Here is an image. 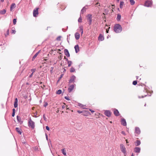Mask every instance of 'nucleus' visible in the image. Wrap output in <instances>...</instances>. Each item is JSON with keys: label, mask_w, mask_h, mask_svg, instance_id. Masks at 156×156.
Returning <instances> with one entry per match:
<instances>
[{"label": "nucleus", "mask_w": 156, "mask_h": 156, "mask_svg": "<svg viewBox=\"0 0 156 156\" xmlns=\"http://www.w3.org/2000/svg\"><path fill=\"white\" fill-rule=\"evenodd\" d=\"M114 31L116 33L121 32L122 30V28L119 24H117L115 25L114 27Z\"/></svg>", "instance_id": "1"}, {"label": "nucleus", "mask_w": 156, "mask_h": 156, "mask_svg": "<svg viewBox=\"0 0 156 156\" xmlns=\"http://www.w3.org/2000/svg\"><path fill=\"white\" fill-rule=\"evenodd\" d=\"M28 126L32 129H34L35 127L34 122L31 120L30 118L28 120Z\"/></svg>", "instance_id": "2"}, {"label": "nucleus", "mask_w": 156, "mask_h": 156, "mask_svg": "<svg viewBox=\"0 0 156 156\" xmlns=\"http://www.w3.org/2000/svg\"><path fill=\"white\" fill-rule=\"evenodd\" d=\"M120 148L121 151L124 154V155L126 156L127 154V153L126 148L123 144H120Z\"/></svg>", "instance_id": "3"}, {"label": "nucleus", "mask_w": 156, "mask_h": 156, "mask_svg": "<svg viewBox=\"0 0 156 156\" xmlns=\"http://www.w3.org/2000/svg\"><path fill=\"white\" fill-rule=\"evenodd\" d=\"M152 2L150 0H147L145 1L144 6L147 7H151L152 5Z\"/></svg>", "instance_id": "4"}, {"label": "nucleus", "mask_w": 156, "mask_h": 156, "mask_svg": "<svg viewBox=\"0 0 156 156\" xmlns=\"http://www.w3.org/2000/svg\"><path fill=\"white\" fill-rule=\"evenodd\" d=\"M87 17L88 21L89 22V24L90 25H91L92 22V15L89 14L87 15Z\"/></svg>", "instance_id": "5"}, {"label": "nucleus", "mask_w": 156, "mask_h": 156, "mask_svg": "<svg viewBox=\"0 0 156 156\" xmlns=\"http://www.w3.org/2000/svg\"><path fill=\"white\" fill-rule=\"evenodd\" d=\"M76 79V77L74 75H73L72 76L70 77V79L69 80V83H74Z\"/></svg>", "instance_id": "6"}, {"label": "nucleus", "mask_w": 156, "mask_h": 156, "mask_svg": "<svg viewBox=\"0 0 156 156\" xmlns=\"http://www.w3.org/2000/svg\"><path fill=\"white\" fill-rule=\"evenodd\" d=\"M75 84H72L69 86V88H68V91L69 93L71 92L74 89L75 87L76 86Z\"/></svg>", "instance_id": "7"}, {"label": "nucleus", "mask_w": 156, "mask_h": 156, "mask_svg": "<svg viewBox=\"0 0 156 156\" xmlns=\"http://www.w3.org/2000/svg\"><path fill=\"white\" fill-rule=\"evenodd\" d=\"M38 8H37L34 9L33 12V16L35 17L37 16V15L38 14Z\"/></svg>", "instance_id": "8"}, {"label": "nucleus", "mask_w": 156, "mask_h": 156, "mask_svg": "<svg viewBox=\"0 0 156 156\" xmlns=\"http://www.w3.org/2000/svg\"><path fill=\"white\" fill-rule=\"evenodd\" d=\"M105 115L108 117H110L111 115V112L108 110L105 111L104 112Z\"/></svg>", "instance_id": "9"}, {"label": "nucleus", "mask_w": 156, "mask_h": 156, "mask_svg": "<svg viewBox=\"0 0 156 156\" xmlns=\"http://www.w3.org/2000/svg\"><path fill=\"white\" fill-rule=\"evenodd\" d=\"M121 124L122 125L124 126H126V120L124 119H121Z\"/></svg>", "instance_id": "10"}, {"label": "nucleus", "mask_w": 156, "mask_h": 156, "mask_svg": "<svg viewBox=\"0 0 156 156\" xmlns=\"http://www.w3.org/2000/svg\"><path fill=\"white\" fill-rule=\"evenodd\" d=\"M135 133L139 135L140 134L141 131L140 129L138 127H136L135 128Z\"/></svg>", "instance_id": "11"}, {"label": "nucleus", "mask_w": 156, "mask_h": 156, "mask_svg": "<svg viewBox=\"0 0 156 156\" xmlns=\"http://www.w3.org/2000/svg\"><path fill=\"white\" fill-rule=\"evenodd\" d=\"M17 121L21 124L23 123V121L21 119V118L20 116L17 115L16 117Z\"/></svg>", "instance_id": "12"}, {"label": "nucleus", "mask_w": 156, "mask_h": 156, "mask_svg": "<svg viewBox=\"0 0 156 156\" xmlns=\"http://www.w3.org/2000/svg\"><path fill=\"white\" fill-rule=\"evenodd\" d=\"M114 114L116 116H118L119 115V112L116 109H114Z\"/></svg>", "instance_id": "13"}, {"label": "nucleus", "mask_w": 156, "mask_h": 156, "mask_svg": "<svg viewBox=\"0 0 156 156\" xmlns=\"http://www.w3.org/2000/svg\"><path fill=\"white\" fill-rule=\"evenodd\" d=\"M18 99L17 98H16L15 99L14 103V107L15 108L17 107L18 106Z\"/></svg>", "instance_id": "14"}, {"label": "nucleus", "mask_w": 156, "mask_h": 156, "mask_svg": "<svg viewBox=\"0 0 156 156\" xmlns=\"http://www.w3.org/2000/svg\"><path fill=\"white\" fill-rule=\"evenodd\" d=\"M64 52L65 55L67 57H69L70 56V54L68 51V50L67 49H65L64 50Z\"/></svg>", "instance_id": "15"}, {"label": "nucleus", "mask_w": 156, "mask_h": 156, "mask_svg": "<svg viewBox=\"0 0 156 156\" xmlns=\"http://www.w3.org/2000/svg\"><path fill=\"white\" fill-rule=\"evenodd\" d=\"M75 37L76 39V40H78L80 37V35L78 33H76L75 34Z\"/></svg>", "instance_id": "16"}, {"label": "nucleus", "mask_w": 156, "mask_h": 156, "mask_svg": "<svg viewBox=\"0 0 156 156\" xmlns=\"http://www.w3.org/2000/svg\"><path fill=\"white\" fill-rule=\"evenodd\" d=\"M140 148L139 147H136L134 149V151L136 153H140Z\"/></svg>", "instance_id": "17"}, {"label": "nucleus", "mask_w": 156, "mask_h": 156, "mask_svg": "<svg viewBox=\"0 0 156 156\" xmlns=\"http://www.w3.org/2000/svg\"><path fill=\"white\" fill-rule=\"evenodd\" d=\"M74 48L75 50V52L77 53L79 51V47L78 45H75L74 47Z\"/></svg>", "instance_id": "18"}, {"label": "nucleus", "mask_w": 156, "mask_h": 156, "mask_svg": "<svg viewBox=\"0 0 156 156\" xmlns=\"http://www.w3.org/2000/svg\"><path fill=\"white\" fill-rule=\"evenodd\" d=\"M16 7V4L14 3H12L10 6V10L12 11L13 9Z\"/></svg>", "instance_id": "19"}, {"label": "nucleus", "mask_w": 156, "mask_h": 156, "mask_svg": "<svg viewBox=\"0 0 156 156\" xmlns=\"http://www.w3.org/2000/svg\"><path fill=\"white\" fill-rule=\"evenodd\" d=\"M104 39V37L101 34H100L98 37V40L100 41H103Z\"/></svg>", "instance_id": "20"}, {"label": "nucleus", "mask_w": 156, "mask_h": 156, "mask_svg": "<svg viewBox=\"0 0 156 156\" xmlns=\"http://www.w3.org/2000/svg\"><path fill=\"white\" fill-rule=\"evenodd\" d=\"M16 130L18 133H19L20 134H21L22 132L21 129L18 127H16Z\"/></svg>", "instance_id": "21"}, {"label": "nucleus", "mask_w": 156, "mask_h": 156, "mask_svg": "<svg viewBox=\"0 0 156 156\" xmlns=\"http://www.w3.org/2000/svg\"><path fill=\"white\" fill-rule=\"evenodd\" d=\"M141 142L140 140H136L135 142V145L136 146H139Z\"/></svg>", "instance_id": "22"}, {"label": "nucleus", "mask_w": 156, "mask_h": 156, "mask_svg": "<svg viewBox=\"0 0 156 156\" xmlns=\"http://www.w3.org/2000/svg\"><path fill=\"white\" fill-rule=\"evenodd\" d=\"M6 10L5 9H3L2 10L0 11V14L2 15H4L5 13Z\"/></svg>", "instance_id": "23"}, {"label": "nucleus", "mask_w": 156, "mask_h": 156, "mask_svg": "<svg viewBox=\"0 0 156 156\" xmlns=\"http://www.w3.org/2000/svg\"><path fill=\"white\" fill-rule=\"evenodd\" d=\"M121 15L119 14H118L117 15V17L116 18V20L117 21H119L120 20L121 18Z\"/></svg>", "instance_id": "24"}, {"label": "nucleus", "mask_w": 156, "mask_h": 156, "mask_svg": "<svg viewBox=\"0 0 156 156\" xmlns=\"http://www.w3.org/2000/svg\"><path fill=\"white\" fill-rule=\"evenodd\" d=\"M86 9V8L85 7H84L81 10V13L83 14L85 12Z\"/></svg>", "instance_id": "25"}, {"label": "nucleus", "mask_w": 156, "mask_h": 156, "mask_svg": "<svg viewBox=\"0 0 156 156\" xmlns=\"http://www.w3.org/2000/svg\"><path fill=\"white\" fill-rule=\"evenodd\" d=\"M79 28H80V31H81V35H82L83 33V27L81 26H80L79 27Z\"/></svg>", "instance_id": "26"}, {"label": "nucleus", "mask_w": 156, "mask_h": 156, "mask_svg": "<svg viewBox=\"0 0 156 156\" xmlns=\"http://www.w3.org/2000/svg\"><path fill=\"white\" fill-rule=\"evenodd\" d=\"M124 4V2L123 1H121L120 4V8H122L123 4Z\"/></svg>", "instance_id": "27"}, {"label": "nucleus", "mask_w": 156, "mask_h": 156, "mask_svg": "<svg viewBox=\"0 0 156 156\" xmlns=\"http://www.w3.org/2000/svg\"><path fill=\"white\" fill-rule=\"evenodd\" d=\"M70 71L71 72L73 73L75 72V69L73 67H71L70 69Z\"/></svg>", "instance_id": "28"}, {"label": "nucleus", "mask_w": 156, "mask_h": 156, "mask_svg": "<svg viewBox=\"0 0 156 156\" xmlns=\"http://www.w3.org/2000/svg\"><path fill=\"white\" fill-rule=\"evenodd\" d=\"M68 67H70L72 64V62L71 61H68Z\"/></svg>", "instance_id": "29"}, {"label": "nucleus", "mask_w": 156, "mask_h": 156, "mask_svg": "<svg viewBox=\"0 0 156 156\" xmlns=\"http://www.w3.org/2000/svg\"><path fill=\"white\" fill-rule=\"evenodd\" d=\"M62 154H63L65 156H66V151L64 150V149H62Z\"/></svg>", "instance_id": "30"}, {"label": "nucleus", "mask_w": 156, "mask_h": 156, "mask_svg": "<svg viewBox=\"0 0 156 156\" xmlns=\"http://www.w3.org/2000/svg\"><path fill=\"white\" fill-rule=\"evenodd\" d=\"M38 55L36 53L33 57L32 58V60L33 61L37 57Z\"/></svg>", "instance_id": "31"}, {"label": "nucleus", "mask_w": 156, "mask_h": 156, "mask_svg": "<svg viewBox=\"0 0 156 156\" xmlns=\"http://www.w3.org/2000/svg\"><path fill=\"white\" fill-rule=\"evenodd\" d=\"M62 90H58L56 92V94H60L62 93Z\"/></svg>", "instance_id": "32"}, {"label": "nucleus", "mask_w": 156, "mask_h": 156, "mask_svg": "<svg viewBox=\"0 0 156 156\" xmlns=\"http://www.w3.org/2000/svg\"><path fill=\"white\" fill-rule=\"evenodd\" d=\"M130 2L132 5H133L135 3V2L134 0H130Z\"/></svg>", "instance_id": "33"}, {"label": "nucleus", "mask_w": 156, "mask_h": 156, "mask_svg": "<svg viewBox=\"0 0 156 156\" xmlns=\"http://www.w3.org/2000/svg\"><path fill=\"white\" fill-rule=\"evenodd\" d=\"M137 81L136 80L134 81L133 82V84L134 85H136L137 84Z\"/></svg>", "instance_id": "34"}, {"label": "nucleus", "mask_w": 156, "mask_h": 156, "mask_svg": "<svg viewBox=\"0 0 156 156\" xmlns=\"http://www.w3.org/2000/svg\"><path fill=\"white\" fill-rule=\"evenodd\" d=\"M36 70V69H31V71L32 72V73H34Z\"/></svg>", "instance_id": "35"}, {"label": "nucleus", "mask_w": 156, "mask_h": 156, "mask_svg": "<svg viewBox=\"0 0 156 156\" xmlns=\"http://www.w3.org/2000/svg\"><path fill=\"white\" fill-rule=\"evenodd\" d=\"M16 19H14L13 20V24L14 25H15L16 23Z\"/></svg>", "instance_id": "36"}, {"label": "nucleus", "mask_w": 156, "mask_h": 156, "mask_svg": "<svg viewBox=\"0 0 156 156\" xmlns=\"http://www.w3.org/2000/svg\"><path fill=\"white\" fill-rule=\"evenodd\" d=\"M82 18H81V17L80 16V17L79 18V19L78 20V22H79L80 23L82 22Z\"/></svg>", "instance_id": "37"}, {"label": "nucleus", "mask_w": 156, "mask_h": 156, "mask_svg": "<svg viewBox=\"0 0 156 156\" xmlns=\"http://www.w3.org/2000/svg\"><path fill=\"white\" fill-rule=\"evenodd\" d=\"M147 96V94L145 95L144 96H141V97L140 96H138V98H144V97H145Z\"/></svg>", "instance_id": "38"}, {"label": "nucleus", "mask_w": 156, "mask_h": 156, "mask_svg": "<svg viewBox=\"0 0 156 156\" xmlns=\"http://www.w3.org/2000/svg\"><path fill=\"white\" fill-rule=\"evenodd\" d=\"M78 106L79 107H83V105H82V104H80V103H78Z\"/></svg>", "instance_id": "39"}, {"label": "nucleus", "mask_w": 156, "mask_h": 156, "mask_svg": "<svg viewBox=\"0 0 156 156\" xmlns=\"http://www.w3.org/2000/svg\"><path fill=\"white\" fill-rule=\"evenodd\" d=\"M16 31L14 29H12V33L15 34L16 33Z\"/></svg>", "instance_id": "40"}, {"label": "nucleus", "mask_w": 156, "mask_h": 156, "mask_svg": "<svg viewBox=\"0 0 156 156\" xmlns=\"http://www.w3.org/2000/svg\"><path fill=\"white\" fill-rule=\"evenodd\" d=\"M43 119H44V120L45 121H47L46 118V117L45 116V115L44 114L43 115Z\"/></svg>", "instance_id": "41"}, {"label": "nucleus", "mask_w": 156, "mask_h": 156, "mask_svg": "<svg viewBox=\"0 0 156 156\" xmlns=\"http://www.w3.org/2000/svg\"><path fill=\"white\" fill-rule=\"evenodd\" d=\"M65 98L66 99V100H67L68 101L70 100V99H69V98L67 96H66L65 97Z\"/></svg>", "instance_id": "42"}, {"label": "nucleus", "mask_w": 156, "mask_h": 156, "mask_svg": "<svg viewBox=\"0 0 156 156\" xmlns=\"http://www.w3.org/2000/svg\"><path fill=\"white\" fill-rule=\"evenodd\" d=\"M60 38L61 37L60 36H58V37L57 38V40L58 41H60Z\"/></svg>", "instance_id": "43"}, {"label": "nucleus", "mask_w": 156, "mask_h": 156, "mask_svg": "<svg viewBox=\"0 0 156 156\" xmlns=\"http://www.w3.org/2000/svg\"><path fill=\"white\" fill-rule=\"evenodd\" d=\"M46 129L48 130H50L49 127L48 126H46Z\"/></svg>", "instance_id": "44"}, {"label": "nucleus", "mask_w": 156, "mask_h": 156, "mask_svg": "<svg viewBox=\"0 0 156 156\" xmlns=\"http://www.w3.org/2000/svg\"><path fill=\"white\" fill-rule=\"evenodd\" d=\"M48 105V103H45V104L44 105V107H46Z\"/></svg>", "instance_id": "45"}, {"label": "nucleus", "mask_w": 156, "mask_h": 156, "mask_svg": "<svg viewBox=\"0 0 156 156\" xmlns=\"http://www.w3.org/2000/svg\"><path fill=\"white\" fill-rule=\"evenodd\" d=\"M77 112L79 113H82V111H79V110H78L77 111Z\"/></svg>", "instance_id": "46"}, {"label": "nucleus", "mask_w": 156, "mask_h": 156, "mask_svg": "<svg viewBox=\"0 0 156 156\" xmlns=\"http://www.w3.org/2000/svg\"><path fill=\"white\" fill-rule=\"evenodd\" d=\"M121 133L122 134H123V135H125V132L124 131H122V132H121Z\"/></svg>", "instance_id": "47"}, {"label": "nucleus", "mask_w": 156, "mask_h": 156, "mask_svg": "<svg viewBox=\"0 0 156 156\" xmlns=\"http://www.w3.org/2000/svg\"><path fill=\"white\" fill-rule=\"evenodd\" d=\"M33 73H32L29 76V77H30V78H31V77L32 76H33Z\"/></svg>", "instance_id": "48"}, {"label": "nucleus", "mask_w": 156, "mask_h": 156, "mask_svg": "<svg viewBox=\"0 0 156 156\" xmlns=\"http://www.w3.org/2000/svg\"><path fill=\"white\" fill-rule=\"evenodd\" d=\"M15 113H14V112H12V117H14L15 116Z\"/></svg>", "instance_id": "49"}, {"label": "nucleus", "mask_w": 156, "mask_h": 156, "mask_svg": "<svg viewBox=\"0 0 156 156\" xmlns=\"http://www.w3.org/2000/svg\"><path fill=\"white\" fill-rule=\"evenodd\" d=\"M16 110L15 108H13L12 109V112H14V113H15Z\"/></svg>", "instance_id": "50"}, {"label": "nucleus", "mask_w": 156, "mask_h": 156, "mask_svg": "<svg viewBox=\"0 0 156 156\" xmlns=\"http://www.w3.org/2000/svg\"><path fill=\"white\" fill-rule=\"evenodd\" d=\"M89 110H90V111H91L92 113H93V112H94V110H92V109H89Z\"/></svg>", "instance_id": "51"}, {"label": "nucleus", "mask_w": 156, "mask_h": 156, "mask_svg": "<svg viewBox=\"0 0 156 156\" xmlns=\"http://www.w3.org/2000/svg\"><path fill=\"white\" fill-rule=\"evenodd\" d=\"M65 108V105H62V108L64 109Z\"/></svg>", "instance_id": "52"}, {"label": "nucleus", "mask_w": 156, "mask_h": 156, "mask_svg": "<svg viewBox=\"0 0 156 156\" xmlns=\"http://www.w3.org/2000/svg\"><path fill=\"white\" fill-rule=\"evenodd\" d=\"M41 51V50H39L36 53L38 55L40 53Z\"/></svg>", "instance_id": "53"}, {"label": "nucleus", "mask_w": 156, "mask_h": 156, "mask_svg": "<svg viewBox=\"0 0 156 156\" xmlns=\"http://www.w3.org/2000/svg\"><path fill=\"white\" fill-rule=\"evenodd\" d=\"M7 34L8 35L9 34V30H8L7 31Z\"/></svg>", "instance_id": "54"}, {"label": "nucleus", "mask_w": 156, "mask_h": 156, "mask_svg": "<svg viewBox=\"0 0 156 156\" xmlns=\"http://www.w3.org/2000/svg\"><path fill=\"white\" fill-rule=\"evenodd\" d=\"M62 76H63V75L62 74L61 75H60V79L62 77Z\"/></svg>", "instance_id": "55"}, {"label": "nucleus", "mask_w": 156, "mask_h": 156, "mask_svg": "<svg viewBox=\"0 0 156 156\" xmlns=\"http://www.w3.org/2000/svg\"><path fill=\"white\" fill-rule=\"evenodd\" d=\"M65 58L66 59V60L67 61H69L68 60V59L67 58H66L65 56V58Z\"/></svg>", "instance_id": "56"}, {"label": "nucleus", "mask_w": 156, "mask_h": 156, "mask_svg": "<svg viewBox=\"0 0 156 156\" xmlns=\"http://www.w3.org/2000/svg\"><path fill=\"white\" fill-rule=\"evenodd\" d=\"M109 30H108L107 29L106 30V33H108V32Z\"/></svg>", "instance_id": "57"}, {"label": "nucleus", "mask_w": 156, "mask_h": 156, "mask_svg": "<svg viewBox=\"0 0 156 156\" xmlns=\"http://www.w3.org/2000/svg\"><path fill=\"white\" fill-rule=\"evenodd\" d=\"M46 139L47 140H48V136H47V134H46Z\"/></svg>", "instance_id": "58"}, {"label": "nucleus", "mask_w": 156, "mask_h": 156, "mask_svg": "<svg viewBox=\"0 0 156 156\" xmlns=\"http://www.w3.org/2000/svg\"><path fill=\"white\" fill-rule=\"evenodd\" d=\"M82 66V63H81V64H80V65H79V66Z\"/></svg>", "instance_id": "59"}, {"label": "nucleus", "mask_w": 156, "mask_h": 156, "mask_svg": "<svg viewBox=\"0 0 156 156\" xmlns=\"http://www.w3.org/2000/svg\"><path fill=\"white\" fill-rule=\"evenodd\" d=\"M4 1V0H1V2H3Z\"/></svg>", "instance_id": "60"}, {"label": "nucleus", "mask_w": 156, "mask_h": 156, "mask_svg": "<svg viewBox=\"0 0 156 156\" xmlns=\"http://www.w3.org/2000/svg\"><path fill=\"white\" fill-rule=\"evenodd\" d=\"M126 143H128V141H127V140H126Z\"/></svg>", "instance_id": "61"}, {"label": "nucleus", "mask_w": 156, "mask_h": 156, "mask_svg": "<svg viewBox=\"0 0 156 156\" xmlns=\"http://www.w3.org/2000/svg\"><path fill=\"white\" fill-rule=\"evenodd\" d=\"M59 111V109H58V110H57V112H58Z\"/></svg>", "instance_id": "62"}, {"label": "nucleus", "mask_w": 156, "mask_h": 156, "mask_svg": "<svg viewBox=\"0 0 156 156\" xmlns=\"http://www.w3.org/2000/svg\"><path fill=\"white\" fill-rule=\"evenodd\" d=\"M136 79H138V77H139V76H136Z\"/></svg>", "instance_id": "63"}, {"label": "nucleus", "mask_w": 156, "mask_h": 156, "mask_svg": "<svg viewBox=\"0 0 156 156\" xmlns=\"http://www.w3.org/2000/svg\"><path fill=\"white\" fill-rule=\"evenodd\" d=\"M131 156H133V154H132L131 155Z\"/></svg>", "instance_id": "64"}]
</instances>
